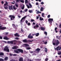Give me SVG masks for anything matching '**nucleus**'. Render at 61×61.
I'll return each mask as SVG.
<instances>
[{
    "label": "nucleus",
    "instance_id": "nucleus-21",
    "mask_svg": "<svg viewBox=\"0 0 61 61\" xmlns=\"http://www.w3.org/2000/svg\"><path fill=\"white\" fill-rule=\"evenodd\" d=\"M59 46H58L56 47V48H55V50H59Z\"/></svg>",
    "mask_w": 61,
    "mask_h": 61
},
{
    "label": "nucleus",
    "instance_id": "nucleus-52",
    "mask_svg": "<svg viewBox=\"0 0 61 61\" xmlns=\"http://www.w3.org/2000/svg\"><path fill=\"white\" fill-rule=\"evenodd\" d=\"M29 12H30V13H32V10H30L29 11Z\"/></svg>",
    "mask_w": 61,
    "mask_h": 61
},
{
    "label": "nucleus",
    "instance_id": "nucleus-54",
    "mask_svg": "<svg viewBox=\"0 0 61 61\" xmlns=\"http://www.w3.org/2000/svg\"><path fill=\"white\" fill-rule=\"evenodd\" d=\"M36 5H39V4L37 2L36 3Z\"/></svg>",
    "mask_w": 61,
    "mask_h": 61
},
{
    "label": "nucleus",
    "instance_id": "nucleus-64",
    "mask_svg": "<svg viewBox=\"0 0 61 61\" xmlns=\"http://www.w3.org/2000/svg\"><path fill=\"white\" fill-rule=\"evenodd\" d=\"M37 12L36 13V14H39V11L38 10L37 11Z\"/></svg>",
    "mask_w": 61,
    "mask_h": 61
},
{
    "label": "nucleus",
    "instance_id": "nucleus-53",
    "mask_svg": "<svg viewBox=\"0 0 61 61\" xmlns=\"http://www.w3.org/2000/svg\"><path fill=\"white\" fill-rule=\"evenodd\" d=\"M53 44L54 46H55V45H56V43H55L53 42Z\"/></svg>",
    "mask_w": 61,
    "mask_h": 61
},
{
    "label": "nucleus",
    "instance_id": "nucleus-27",
    "mask_svg": "<svg viewBox=\"0 0 61 61\" xmlns=\"http://www.w3.org/2000/svg\"><path fill=\"white\" fill-rule=\"evenodd\" d=\"M45 51L46 52H47V48L45 47Z\"/></svg>",
    "mask_w": 61,
    "mask_h": 61
},
{
    "label": "nucleus",
    "instance_id": "nucleus-31",
    "mask_svg": "<svg viewBox=\"0 0 61 61\" xmlns=\"http://www.w3.org/2000/svg\"><path fill=\"white\" fill-rule=\"evenodd\" d=\"M13 43L14 42V43H17V41L15 40L13 41Z\"/></svg>",
    "mask_w": 61,
    "mask_h": 61
},
{
    "label": "nucleus",
    "instance_id": "nucleus-22",
    "mask_svg": "<svg viewBox=\"0 0 61 61\" xmlns=\"http://www.w3.org/2000/svg\"><path fill=\"white\" fill-rule=\"evenodd\" d=\"M8 58L7 57H5L4 60L5 61H6L8 60Z\"/></svg>",
    "mask_w": 61,
    "mask_h": 61
},
{
    "label": "nucleus",
    "instance_id": "nucleus-29",
    "mask_svg": "<svg viewBox=\"0 0 61 61\" xmlns=\"http://www.w3.org/2000/svg\"><path fill=\"white\" fill-rule=\"evenodd\" d=\"M40 20H41V21H42V20H44V19L42 18H41V17H40Z\"/></svg>",
    "mask_w": 61,
    "mask_h": 61
},
{
    "label": "nucleus",
    "instance_id": "nucleus-35",
    "mask_svg": "<svg viewBox=\"0 0 61 61\" xmlns=\"http://www.w3.org/2000/svg\"><path fill=\"white\" fill-rule=\"evenodd\" d=\"M29 5L30 6V8H32V5H31V4L29 3Z\"/></svg>",
    "mask_w": 61,
    "mask_h": 61
},
{
    "label": "nucleus",
    "instance_id": "nucleus-49",
    "mask_svg": "<svg viewBox=\"0 0 61 61\" xmlns=\"http://www.w3.org/2000/svg\"><path fill=\"white\" fill-rule=\"evenodd\" d=\"M25 22L26 24H27L28 23V21L26 20L25 21Z\"/></svg>",
    "mask_w": 61,
    "mask_h": 61
},
{
    "label": "nucleus",
    "instance_id": "nucleus-9",
    "mask_svg": "<svg viewBox=\"0 0 61 61\" xmlns=\"http://www.w3.org/2000/svg\"><path fill=\"white\" fill-rule=\"evenodd\" d=\"M9 9L10 10H13V5L9 6Z\"/></svg>",
    "mask_w": 61,
    "mask_h": 61
},
{
    "label": "nucleus",
    "instance_id": "nucleus-17",
    "mask_svg": "<svg viewBox=\"0 0 61 61\" xmlns=\"http://www.w3.org/2000/svg\"><path fill=\"white\" fill-rule=\"evenodd\" d=\"M59 44V41L58 40H57V42L56 44V46H58V45Z\"/></svg>",
    "mask_w": 61,
    "mask_h": 61
},
{
    "label": "nucleus",
    "instance_id": "nucleus-36",
    "mask_svg": "<svg viewBox=\"0 0 61 61\" xmlns=\"http://www.w3.org/2000/svg\"><path fill=\"white\" fill-rule=\"evenodd\" d=\"M28 2V1L27 0H25V4H27Z\"/></svg>",
    "mask_w": 61,
    "mask_h": 61
},
{
    "label": "nucleus",
    "instance_id": "nucleus-28",
    "mask_svg": "<svg viewBox=\"0 0 61 61\" xmlns=\"http://www.w3.org/2000/svg\"><path fill=\"white\" fill-rule=\"evenodd\" d=\"M39 35V33H37L35 34L36 36H38Z\"/></svg>",
    "mask_w": 61,
    "mask_h": 61
},
{
    "label": "nucleus",
    "instance_id": "nucleus-26",
    "mask_svg": "<svg viewBox=\"0 0 61 61\" xmlns=\"http://www.w3.org/2000/svg\"><path fill=\"white\" fill-rule=\"evenodd\" d=\"M14 35L16 36H19V35L17 33H16L15 34H14Z\"/></svg>",
    "mask_w": 61,
    "mask_h": 61
},
{
    "label": "nucleus",
    "instance_id": "nucleus-62",
    "mask_svg": "<svg viewBox=\"0 0 61 61\" xmlns=\"http://www.w3.org/2000/svg\"><path fill=\"white\" fill-rule=\"evenodd\" d=\"M1 4H4V1H2L1 2Z\"/></svg>",
    "mask_w": 61,
    "mask_h": 61
},
{
    "label": "nucleus",
    "instance_id": "nucleus-4",
    "mask_svg": "<svg viewBox=\"0 0 61 61\" xmlns=\"http://www.w3.org/2000/svg\"><path fill=\"white\" fill-rule=\"evenodd\" d=\"M9 17H10L11 20H13L15 18V16H14V15H10Z\"/></svg>",
    "mask_w": 61,
    "mask_h": 61
},
{
    "label": "nucleus",
    "instance_id": "nucleus-47",
    "mask_svg": "<svg viewBox=\"0 0 61 61\" xmlns=\"http://www.w3.org/2000/svg\"><path fill=\"white\" fill-rule=\"evenodd\" d=\"M0 39H3V37L0 36Z\"/></svg>",
    "mask_w": 61,
    "mask_h": 61
},
{
    "label": "nucleus",
    "instance_id": "nucleus-39",
    "mask_svg": "<svg viewBox=\"0 0 61 61\" xmlns=\"http://www.w3.org/2000/svg\"><path fill=\"white\" fill-rule=\"evenodd\" d=\"M16 1V2L19 3V2H20V0H17Z\"/></svg>",
    "mask_w": 61,
    "mask_h": 61
},
{
    "label": "nucleus",
    "instance_id": "nucleus-37",
    "mask_svg": "<svg viewBox=\"0 0 61 61\" xmlns=\"http://www.w3.org/2000/svg\"><path fill=\"white\" fill-rule=\"evenodd\" d=\"M15 6L16 7H18V4H15Z\"/></svg>",
    "mask_w": 61,
    "mask_h": 61
},
{
    "label": "nucleus",
    "instance_id": "nucleus-24",
    "mask_svg": "<svg viewBox=\"0 0 61 61\" xmlns=\"http://www.w3.org/2000/svg\"><path fill=\"white\" fill-rule=\"evenodd\" d=\"M4 55V53L2 52H1L0 53V56H3Z\"/></svg>",
    "mask_w": 61,
    "mask_h": 61
},
{
    "label": "nucleus",
    "instance_id": "nucleus-60",
    "mask_svg": "<svg viewBox=\"0 0 61 61\" xmlns=\"http://www.w3.org/2000/svg\"><path fill=\"white\" fill-rule=\"evenodd\" d=\"M41 5H43V4H44V2H41Z\"/></svg>",
    "mask_w": 61,
    "mask_h": 61
},
{
    "label": "nucleus",
    "instance_id": "nucleus-13",
    "mask_svg": "<svg viewBox=\"0 0 61 61\" xmlns=\"http://www.w3.org/2000/svg\"><path fill=\"white\" fill-rule=\"evenodd\" d=\"M17 48H18L17 46H15L14 47H12V49H17Z\"/></svg>",
    "mask_w": 61,
    "mask_h": 61
},
{
    "label": "nucleus",
    "instance_id": "nucleus-6",
    "mask_svg": "<svg viewBox=\"0 0 61 61\" xmlns=\"http://www.w3.org/2000/svg\"><path fill=\"white\" fill-rule=\"evenodd\" d=\"M17 50L19 52H21V53H24V51L22 49H17Z\"/></svg>",
    "mask_w": 61,
    "mask_h": 61
},
{
    "label": "nucleus",
    "instance_id": "nucleus-15",
    "mask_svg": "<svg viewBox=\"0 0 61 61\" xmlns=\"http://www.w3.org/2000/svg\"><path fill=\"white\" fill-rule=\"evenodd\" d=\"M24 46H25V47H26L27 46H28L29 47H30V46H29V45L27 44H24Z\"/></svg>",
    "mask_w": 61,
    "mask_h": 61
},
{
    "label": "nucleus",
    "instance_id": "nucleus-56",
    "mask_svg": "<svg viewBox=\"0 0 61 61\" xmlns=\"http://www.w3.org/2000/svg\"><path fill=\"white\" fill-rule=\"evenodd\" d=\"M31 36V33H30L29 35L28 36V37H29V36Z\"/></svg>",
    "mask_w": 61,
    "mask_h": 61
},
{
    "label": "nucleus",
    "instance_id": "nucleus-46",
    "mask_svg": "<svg viewBox=\"0 0 61 61\" xmlns=\"http://www.w3.org/2000/svg\"><path fill=\"white\" fill-rule=\"evenodd\" d=\"M5 35H8V32H5Z\"/></svg>",
    "mask_w": 61,
    "mask_h": 61
},
{
    "label": "nucleus",
    "instance_id": "nucleus-38",
    "mask_svg": "<svg viewBox=\"0 0 61 61\" xmlns=\"http://www.w3.org/2000/svg\"><path fill=\"white\" fill-rule=\"evenodd\" d=\"M45 61H47L48 60V58H47L45 59Z\"/></svg>",
    "mask_w": 61,
    "mask_h": 61
},
{
    "label": "nucleus",
    "instance_id": "nucleus-3",
    "mask_svg": "<svg viewBox=\"0 0 61 61\" xmlns=\"http://www.w3.org/2000/svg\"><path fill=\"white\" fill-rule=\"evenodd\" d=\"M26 17V16H25L23 17L21 20L20 22L21 23H24L25 21V19Z\"/></svg>",
    "mask_w": 61,
    "mask_h": 61
},
{
    "label": "nucleus",
    "instance_id": "nucleus-5",
    "mask_svg": "<svg viewBox=\"0 0 61 61\" xmlns=\"http://www.w3.org/2000/svg\"><path fill=\"white\" fill-rule=\"evenodd\" d=\"M2 27V26H0V30H5V29H6V27Z\"/></svg>",
    "mask_w": 61,
    "mask_h": 61
},
{
    "label": "nucleus",
    "instance_id": "nucleus-55",
    "mask_svg": "<svg viewBox=\"0 0 61 61\" xmlns=\"http://www.w3.org/2000/svg\"><path fill=\"white\" fill-rule=\"evenodd\" d=\"M27 10H28L27 9H26V10L24 11L25 12H27Z\"/></svg>",
    "mask_w": 61,
    "mask_h": 61
},
{
    "label": "nucleus",
    "instance_id": "nucleus-30",
    "mask_svg": "<svg viewBox=\"0 0 61 61\" xmlns=\"http://www.w3.org/2000/svg\"><path fill=\"white\" fill-rule=\"evenodd\" d=\"M4 8L5 9H8V7H7V6H6V7H5V6H4Z\"/></svg>",
    "mask_w": 61,
    "mask_h": 61
},
{
    "label": "nucleus",
    "instance_id": "nucleus-50",
    "mask_svg": "<svg viewBox=\"0 0 61 61\" xmlns=\"http://www.w3.org/2000/svg\"><path fill=\"white\" fill-rule=\"evenodd\" d=\"M31 49V48L29 47H28L27 48V50H29V49Z\"/></svg>",
    "mask_w": 61,
    "mask_h": 61
},
{
    "label": "nucleus",
    "instance_id": "nucleus-34",
    "mask_svg": "<svg viewBox=\"0 0 61 61\" xmlns=\"http://www.w3.org/2000/svg\"><path fill=\"white\" fill-rule=\"evenodd\" d=\"M44 34L45 35H46V36H47V33L46 31H45L44 32Z\"/></svg>",
    "mask_w": 61,
    "mask_h": 61
},
{
    "label": "nucleus",
    "instance_id": "nucleus-8",
    "mask_svg": "<svg viewBox=\"0 0 61 61\" xmlns=\"http://www.w3.org/2000/svg\"><path fill=\"white\" fill-rule=\"evenodd\" d=\"M33 27L34 28V29H36V28H38V27H39V25L37 23L35 26H34Z\"/></svg>",
    "mask_w": 61,
    "mask_h": 61
},
{
    "label": "nucleus",
    "instance_id": "nucleus-7",
    "mask_svg": "<svg viewBox=\"0 0 61 61\" xmlns=\"http://www.w3.org/2000/svg\"><path fill=\"white\" fill-rule=\"evenodd\" d=\"M48 21L50 23H52V21H53V19L51 18H49L48 19Z\"/></svg>",
    "mask_w": 61,
    "mask_h": 61
},
{
    "label": "nucleus",
    "instance_id": "nucleus-57",
    "mask_svg": "<svg viewBox=\"0 0 61 61\" xmlns=\"http://www.w3.org/2000/svg\"><path fill=\"white\" fill-rule=\"evenodd\" d=\"M59 26L60 28H61V24L59 25Z\"/></svg>",
    "mask_w": 61,
    "mask_h": 61
},
{
    "label": "nucleus",
    "instance_id": "nucleus-16",
    "mask_svg": "<svg viewBox=\"0 0 61 61\" xmlns=\"http://www.w3.org/2000/svg\"><path fill=\"white\" fill-rule=\"evenodd\" d=\"M3 39H5V40H9V38H8L6 36H5L3 38Z\"/></svg>",
    "mask_w": 61,
    "mask_h": 61
},
{
    "label": "nucleus",
    "instance_id": "nucleus-11",
    "mask_svg": "<svg viewBox=\"0 0 61 61\" xmlns=\"http://www.w3.org/2000/svg\"><path fill=\"white\" fill-rule=\"evenodd\" d=\"M4 6H8V2L7 1H6L5 4H4Z\"/></svg>",
    "mask_w": 61,
    "mask_h": 61
},
{
    "label": "nucleus",
    "instance_id": "nucleus-43",
    "mask_svg": "<svg viewBox=\"0 0 61 61\" xmlns=\"http://www.w3.org/2000/svg\"><path fill=\"white\" fill-rule=\"evenodd\" d=\"M0 61H4V59H0Z\"/></svg>",
    "mask_w": 61,
    "mask_h": 61
},
{
    "label": "nucleus",
    "instance_id": "nucleus-61",
    "mask_svg": "<svg viewBox=\"0 0 61 61\" xmlns=\"http://www.w3.org/2000/svg\"><path fill=\"white\" fill-rule=\"evenodd\" d=\"M57 28L56 27L55 28V30H57Z\"/></svg>",
    "mask_w": 61,
    "mask_h": 61
},
{
    "label": "nucleus",
    "instance_id": "nucleus-23",
    "mask_svg": "<svg viewBox=\"0 0 61 61\" xmlns=\"http://www.w3.org/2000/svg\"><path fill=\"white\" fill-rule=\"evenodd\" d=\"M29 38H30V39H32L33 38V36H29V37H28Z\"/></svg>",
    "mask_w": 61,
    "mask_h": 61
},
{
    "label": "nucleus",
    "instance_id": "nucleus-19",
    "mask_svg": "<svg viewBox=\"0 0 61 61\" xmlns=\"http://www.w3.org/2000/svg\"><path fill=\"white\" fill-rule=\"evenodd\" d=\"M12 26L14 27V28H17L15 26V25L14 24H12Z\"/></svg>",
    "mask_w": 61,
    "mask_h": 61
},
{
    "label": "nucleus",
    "instance_id": "nucleus-20",
    "mask_svg": "<svg viewBox=\"0 0 61 61\" xmlns=\"http://www.w3.org/2000/svg\"><path fill=\"white\" fill-rule=\"evenodd\" d=\"M14 51L15 53H19V52L17 50H14Z\"/></svg>",
    "mask_w": 61,
    "mask_h": 61
},
{
    "label": "nucleus",
    "instance_id": "nucleus-59",
    "mask_svg": "<svg viewBox=\"0 0 61 61\" xmlns=\"http://www.w3.org/2000/svg\"><path fill=\"white\" fill-rule=\"evenodd\" d=\"M17 54H13V56H17Z\"/></svg>",
    "mask_w": 61,
    "mask_h": 61
},
{
    "label": "nucleus",
    "instance_id": "nucleus-63",
    "mask_svg": "<svg viewBox=\"0 0 61 61\" xmlns=\"http://www.w3.org/2000/svg\"><path fill=\"white\" fill-rule=\"evenodd\" d=\"M18 17H19V18H20L21 17V16H19V15H18Z\"/></svg>",
    "mask_w": 61,
    "mask_h": 61
},
{
    "label": "nucleus",
    "instance_id": "nucleus-2",
    "mask_svg": "<svg viewBox=\"0 0 61 61\" xmlns=\"http://www.w3.org/2000/svg\"><path fill=\"white\" fill-rule=\"evenodd\" d=\"M4 51H7L8 52H9V49L7 46L5 47V48L4 49Z\"/></svg>",
    "mask_w": 61,
    "mask_h": 61
},
{
    "label": "nucleus",
    "instance_id": "nucleus-51",
    "mask_svg": "<svg viewBox=\"0 0 61 61\" xmlns=\"http://www.w3.org/2000/svg\"><path fill=\"white\" fill-rule=\"evenodd\" d=\"M34 21H35V20H34L31 19V22H34Z\"/></svg>",
    "mask_w": 61,
    "mask_h": 61
},
{
    "label": "nucleus",
    "instance_id": "nucleus-44",
    "mask_svg": "<svg viewBox=\"0 0 61 61\" xmlns=\"http://www.w3.org/2000/svg\"><path fill=\"white\" fill-rule=\"evenodd\" d=\"M17 43H18L19 44H20V43H21V42L20 41H17Z\"/></svg>",
    "mask_w": 61,
    "mask_h": 61
},
{
    "label": "nucleus",
    "instance_id": "nucleus-41",
    "mask_svg": "<svg viewBox=\"0 0 61 61\" xmlns=\"http://www.w3.org/2000/svg\"><path fill=\"white\" fill-rule=\"evenodd\" d=\"M30 25H31V24L30 22H29L28 23V25L29 26Z\"/></svg>",
    "mask_w": 61,
    "mask_h": 61
},
{
    "label": "nucleus",
    "instance_id": "nucleus-40",
    "mask_svg": "<svg viewBox=\"0 0 61 61\" xmlns=\"http://www.w3.org/2000/svg\"><path fill=\"white\" fill-rule=\"evenodd\" d=\"M13 54H12L11 53H10V56H13Z\"/></svg>",
    "mask_w": 61,
    "mask_h": 61
},
{
    "label": "nucleus",
    "instance_id": "nucleus-1",
    "mask_svg": "<svg viewBox=\"0 0 61 61\" xmlns=\"http://www.w3.org/2000/svg\"><path fill=\"white\" fill-rule=\"evenodd\" d=\"M34 41V40H32L31 41H30L29 40H27L26 39L24 40H23V42L24 43H28V42H32Z\"/></svg>",
    "mask_w": 61,
    "mask_h": 61
},
{
    "label": "nucleus",
    "instance_id": "nucleus-25",
    "mask_svg": "<svg viewBox=\"0 0 61 61\" xmlns=\"http://www.w3.org/2000/svg\"><path fill=\"white\" fill-rule=\"evenodd\" d=\"M13 9L15 10L17 9V8H15V6H13Z\"/></svg>",
    "mask_w": 61,
    "mask_h": 61
},
{
    "label": "nucleus",
    "instance_id": "nucleus-18",
    "mask_svg": "<svg viewBox=\"0 0 61 61\" xmlns=\"http://www.w3.org/2000/svg\"><path fill=\"white\" fill-rule=\"evenodd\" d=\"M41 30H42V31H44L45 30V28L44 27H41Z\"/></svg>",
    "mask_w": 61,
    "mask_h": 61
},
{
    "label": "nucleus",
    "instance_id": "nucleus-48",
    "mask_svg": "<svg viewBox=\"0 0 61 61\" xmlns=\"http://www.w3.org/2000/svg\"><path fill=\"white\" fill-rule=\"evenodd\" d=\"M27 5V7L28 8H30V7L29 6V5Z\"/></svg>",
    "mask_w": 61,
    "mask_h": 61
},
{
    "label": "nucleus",
    "instance_id": "nucleus-33",
    "mask_svg": "<svg viewBox=\"0 0 61 61\" xmlns=\"http://www.w3.org/2000/svg\"><path fill=\"white\" fill-rule=\"evenodd\" d=\"M20 1L21 3H24V0H20Z\"/></svg>",
    "mask_w": 61,
    "mask_h": 61
},
{
    "label": "nucleus",
    "instance_id": "nucleus-10",
    "mask_svg": "<svg viewBox=\"0 0 61 61\" xmlns=\"http://www.w3.org/2000/svg\"><path fill=\"white\" fill-rule=\"evenodd\" d=\"M40 50H41V49H39V48H37L35 50V51H37V53H39V51H40Z\"/></svg>",
    "mask_w": 61,
    "mask_h": 61
},
{
    "label": "nucleus",
    "instance_id": "nucleus-58",
    "mask_svg": "<svg viewBox=\"0 0 61 61\" xmlns=\"http://www.w3.org/2000/svg\"><path fill=\"white\" fill-rule=\"evenodd\" d=\"M47 41H46L45 42H44V44H47Z\"/></svg>",
    "mask_w": 61,
    "mask_h": 61
},
{
    "label": "nucleus",
    "instance_id": "nucleus-32",
    "mask_svg": "<svg viewBox=\"0 0 61 61\" xmlns=\"http://www.w3.org/2000/svg\"><path fill=\"white\" fill-rule=\"evenodd\" d=\"M24 8H25V5H23V6L22 7L21 9L22 10H24Z\"/></svg>",
    "mask_w": 61,
    "mask_h": 61
},
{
    "label": "nucleus",
    "instance_id": "nucleus-12",
    "mask_svg": "<svg viewBox=\"0 0 61 61\" xmlns=\"http://www.w3.org/2000/svg\"><path fill=\"white\" fill-rule=\"evenodd\" d=\"M13 41H9L8 42V44H13Z\"/></svg>",
    "mask_w": 61,
    "mask_h": 61
},
{
    "label": "nucleus",
    "instance_id": "nucleus-45",
    "mask_svg": "<svg viewBox=\"0 0 61 61\" xmlns=\"http://www.w3.org/2000/svg\"><path fill=\"white\" fill-rule=\"evenodd\" d=\"M44 43H45V41H43L41 42V44H44Z\"/></svg>",
    "mask_w": 61,
    "mask_h": 61
},
{
    "label": "nucleus",
    "instance_id": "nucleus-42",
    "mask_svg": "<svg viewBox=\"0 0 61 61\" xmlns=\"http://www.w3.org/2000/svg\"><path fill=\"white\" fill-rule=\"evenodd\" d=\"M48 18H50V15H49L47 16Z\"/></svg>",
    "mask_w": 61,
    "mask_h": 61
},
{
    "label": "nucleus",
    "instance_id": "nucleus-14",
    "mask_svg": "<svg viewBox=\"0 0 61 61\" xmlns=\"http://www.w3.org/2000/svg\"><path fill=\"white\" fill-rule=\"evenodd\" d=\"M19 61H23V57H21L20 58L19 60Z\"/></svg>",
    "mask_w": 61,
    "mask_h": 61
}]
</instances>
